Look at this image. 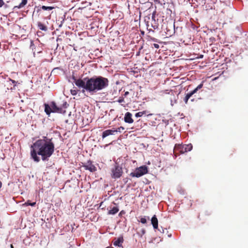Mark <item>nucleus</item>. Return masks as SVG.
I'll return each mask as SVG.
<instances>
[{"label": "nucleus", "instance_id": "f257e3e1", "mask_svg": "<svg viewBox=\"0 0 248 248\" xmlns=\"http://www.w3.org/2000/svg\"><path fill=\"white\" fill-rule=\"evenodd\" d=\"M72 78L75 85L79 89H82L81 92L84 93L85 91L90 93L91 94L105 89L108 86L109 81L107 78L102 76H94L92 78H86L84 79H77L72 75Z\"/></svg>", "mask_w": 248, "mask_h": 248}, {"label": "nucleus", "instance_id": "f03ea898", "mask_svg": "<svg viewBox=\"0 0 248 248\" xmlns=\"http://www.w3.org/2000/svg\"><path fill=\"white\" fill-rule=\"evenodd\" d=\"M31 148V158L35 162H39L40 158L38 155L41 156L42 160H48L54 152L55 146L51 139L45 137L43 139L36 140Z\"/></svg>", "mask_w": 248, "mask_h": 248}, {"label": "nucleus", "instance_id": "7ed1b4c3", "mask_svg": "<svg viewBox=\"0 0 248 248\" xmlns=\"http://www.w3.org/2000/svg\"><path fill=\"white\" fill-rule=\"evenodd\" d=\"M111 177L115 179L120 178L123 173L122 167L116 163L111 170Z\"/></svg>", "mask_w": 248, "mask_h": 248}, {"label": "nucleus", "instance_id": "20e7f679", "mask_svg": "<svg viewBox=\"0 0 248 248\" xmlns=\"http://www.w3.org/2000/svg\"><path fill=\"white\" fill-rule=\"evenodd\" d=\"M192 145L190 143L188 144H176L174 148V152L178 151L180 154H184L190 151L192 149Z\"/></svg>", "mask_w": 248, "mask_h": 248}, {"label": "nucleus", "instance_id": "39448f33", "mask_svg": "<svg viewBox=\"0 0 248 248\" xmlns=\"http://www.w3.org/2000/svg\"><path fill=\"white\" fill-rule=\"evenodd\" d=\"M148 173V168L144 165L136 169L134 172L130 174V176L132 177H140Z\"/></svg>", "mask_w": 248, "mask_h": 248}, {"label": "nucleus", "instance_id": "423d86ee", "mask_svg": "<svg viewBox=\"0 0 248 248\" xmlns=\"http://www.w3.org/2000/svg\"><path fill=\"white\" fill-rule=\"evenodd\" d=\"M164 30L165 31L166 34L168 36H172L175 33V25L174 22H167L165 23L163 26Z\"/></svg>", "mask_w": 248, "mask_h": 248}, {"label": "nucleus", "instance_id": "0eeeda50", "mask_svg": "<svg viewBox=\"0 0 248 248\" xmlns=\"http://www.w3.org/2000/svg\"><path fill=\"white\" fill-rule=\"evenodd\" d=\"M203 83H204V81H202V83L200 84H199L194 90L191 91L190 93H187L186 94V95L184 99L186 104L187 103L188 99L190 98L191 96H192V95H193L194 93H197V92L199 90H200L201 89H202L203 87Z\"/></svg>", "mask_w": 248, "mask_h": 248}, {"label": "nucleus", "instance_id": "6e6552de", "mask_svg": "<svg viewBox=\"0 0 248 248\" xmlns=\"http://www.w3.org/2000/svg\"><path fill=\"white\" fill-rule=\"evenodd\" d=\"M83 167L86 170H89L90 172H93L96 171L97 169L95 166L93 164L92 162L90 160L88 161L85 163Z\"/></svg>", "mask_w": 248, "mask_h": 248}, {"label": "nucleus", "instance_id": "1a4fd4ad", "mask_svg": "<svg viewBox=\"0 0 248 248\" xmlns=\"http://www.w3.org/2000/svg\"><path fill=\"white\" fill-rule=\"evenodd\" d=\"M51 106L52 108V112L62 113H64L65 112V111L63 110L62 107H58L54 102H51Z\"/></svg>", "mask_w": 248, "mask_h": 248}, {"label": "nucleus", "instance_id": "9d476101", "mask_svg": "<svg viewBox=\"0 0 248 248\" xmlns=\"http://www.w3.org/2000/svg\"><path fill=\"white\" fill-rule=\"evenodd\" d=\"M115 133H116V130H115V128L106 130L102 133V137L103 139H104L109 135H114Z\"/></svg>", "mask_w": 248, "mask_h": 248}, {"label": "nucleus", "instance_id": "9b49d317", "mask_svg": "<svg viewBox=\"0 0 248 248\" xmlns=\"http://www.w3.org/2000/svg\"><path fill=\"white\" fill-rule=\"evenodd\" d=\"M132 114L129 112H127L124 117V121L125 123L128 124H132L133 123L134 120L132 118Z\"/></svg>", "mask_w": 248, "mask_h": 248}, {"label": "nucleus", "instance_id": "f8f14e48", "mask_svg": "<svg viewBox=\"0 0 248 248\" xmlns=\"http://www.w3.org/2000/svg\"><path fill=\"white\" fill-rule=\"evenodd\" d=\"M151 223L155 229L158 228V219L155 215H154L151 218Z\"/></svg>", "mask_w": 248, "mask_h": 248}, {"label": "nucleus", "instance_id": "ddd939ff", "mask_svg": "<svg viewBox=\"0 0 248 248\" xmlns=\"http://www.w3.org/2000/svg\"><path fill=\"white\" fill-rule=\"evenodd\" d=\"M148 111L146 110H144L142 111H140L135 114V117H140L143 116L144 115H147V116H151L152 115V114H147Z\"/></svg>", "mask_w": 248, "mask_h": 248}, {"label": "nucleus", "instance_id": "4468645a", "mask_svg": "<svg viewBox=\"0 0 248 248\" xmlns=\"http://www.w3.org/2000/svg\"><path fill=\"white\" fill-rule=\"evenodd\" d=\"M124 239L122 237H119L117 240H116L113 242V245L115 246H118L121 247L122 246V244L123 242Z\"/></svg>", "mask_w": 248, "mask_h": 248}, {"label": "nucleus", "instance_id": "2eb2a0df", "mask_svg": "<svg viewBox=\"0 0 248 248\" xmlns=\"http://www.w3.org/2000/svg\"><path fill=\"white\" fill-rule=\"evenodd\" d=\"M45 111L47 115L50 114L51 112H52L51 106L48 104H45Z\"/></svg>", "mask_w": 248, "mask_h": 248}, {"label": "nucleus", "instance_id": "dca6fc26", "mask_svg": "<svg viewBox=\"0 0 248 248\" xmlns=\"http://www.w3.org/2000/svg\"><path fill=\"white\" fill-rule=\"evenodd\" d=\"M37 26L39 29L42 31H46L47 30V27L40 22H38Z\"/></svg>", "mask_w": 248, "mask_h": 248}, {"label": "nucleus", "instance_id": "f3484780", "mask_svg": "<svg viewBox=\"0 0 248 248\" xmlns=\"http://www.w3.org/2000/svg\"><path fill=\"white\" fill-rule=\"evenodd\" d=\"M119 211V208L117 207H114L108 212L109 215H114Z\"/></svg>", "mask_w": 248, "mask_h": 248}, {"label": "nucleus", "instance_id": "a211bd4d", "mask_svg": "<svg viewBox=\"0 0 248 248\" xmlns=\"http://www.w3.org/2000/svg\"><path fill=\"white\" fill-rule=\"evenodd\" d=\"M54 8L52 6H46L43 5L40 7V9L38 10L37 12H39L41 9L43 10L50 11V10L53 9Z\"/></svg>", "mask_w": 248, "mask_h": 248}, {"label": "nucleus", "instance_id": "6ab92c4d", "mask_svg": "<svg viewBox=\"0 0 248 248\" xmlns=\"http://www.w3.org/2000/svg\"><path fill=\"white\" fill-rule=\"evenodd\" d=\"M36 205V202H31L30 201L28 200L26 202L22 204L23 206H27L31 205V206H34Z\"/></svg>", "mask_w": 248, "mask_h": 248}, {"label": "nucleus", "instance_id": "aec40b11", "mask_svg": "<svg viewBox=\"0 0 248 248\" xmlns=\"http://www.w3.org/2000/svg\"><path fill=\"white\" fill-rule=\"evenodd\" d=\"M28 0H22V2L19 4V5L17 6H15L16 7H17L18 8H21L24 7L27 3Z\"/></svg>", "mask_w": 248, "mask_h": 248}, {"label": "nucleus", "instance_id": "412c9836", "mask_svg": "<svg viewBox=\"0 0 248 248\" xmlns=\"http://www.w3.org/2000/svg\"><path fill=\"white\" fill-rule=\"evenodd\" d=\"M155 2H158V3L162 5L164 4L165 3V0H154Z\"/></svg>", "mask_w": 248, "mask_h": 248}, {"label": "nucleus", "instance_id": "4be33fe9", "mask_svg": "<svg viewBox=\"0 0 248 248\" xmlns=\"http://www.w3.org/2000/svg\"><path fill=\"white\" fill-rule=\"evenodd\" d=\"M140 221L142 224H145L147 222V220L145 217H141L140 218Z\"/></svg>", "mask_w": 248, "mask_h": 248}, {"label": "nucleus", "instance_id": "5701e85b", "mask_svg": "<svg viewBox=\"0 0 248 248\" xmlns=\"http://www.w3.org/2000/svg\"><path fill=\"white\" fill-rule=\"evenodd\" d=\"M124 127L123 126H120L118 127L117 129H115V130H116V133L118 132H121L122 130H124Z\"/></svg>", "mask_w": 248, "mask_h": 248}, {"label": "nucleus", "instance_id": "b1692460", "mask_svg": "<svg viewBox=\"0 0 248 248\" xmlns=\"http://www.w3.org/2000/svg\"><path fill=\"white\" fill-rule=\"evenodd\" d=\"M71 93L73 95H76L78 93V91L76 90H71Z\"/></svg>", "mask_w": 248, "mask_h": 248}, {"label": "nucleus", "instance_id": "393cba45", "mask_svg": "<svg viewBox=\"0 0 248 248\" xmlns=\"http://www.w3.org/2000/svg\"><path fill=\"white\" fill-rule=\"evenodd\" d=\"M118 102L120 103L124 102V97H120L118 100Z\"/></svg>", "mask_w": 248, "mask_h": 248}, {"label": "nucleus", "instance_id": "a878e982", "mask_svg": "<svg viewBox=\"0 0 248 248\" xmlns=\"http://www.w3.org/2000/svg\"><path fill=\"white\" fill-rule=\"evenodd\" d=\"M4 4V2L3 0H0V7H2Z\"/></svg>", "mask_w": 248, "mask_h": 248}, {"label": "nucleus", "instance_id": "bb28decb", "mask_svg": "<svg viewBox=\"0 0 248 248\" xmlns=\"http://www.w3.org/2000/svg\"><path fill=\"white\" fill-rule=\"evenodd\" d=\"M153 45L156 48H158L159 47V46L157 44H154Z\"/></svg>", "mask_w": 248, "mask_h": 248}, {"label": "nucleus", "instance_id": "cd10ccee", "mask_svg": "<svg viewBox=\"0 0 248 248\" xmlns=\"http://www.w3.org/2000/svg\"><path fill=\"white\" fill-rule=\"evenodd\" d=\"M150 40L154 42H157V39L154 37H151Z\"/></svg>", "mask_w": 248, "mask_h": 248}, {"label": "nucleus", "instance_id": "c85d7f7f", "mask_svg": "<svg viewBox=\"0 0 248 248\" xmlns=\"http://www.w3.org/2000/svg\"><path fill=\"white\" fill-rule=\"evenodd\" d=\"M63 107L64 108H66L67 107V103L66 102L63 104Z\"/></svg>", "mask_w": 248, "mask_h": 248}, {"label": "nucleus", "instance_id": "c756f323", "mask_svg": "<svg viewBox=\"0 0 248 248\" xmlns=\"http://www.w3.org/2000/svg\"><path fill=\"white\" fill-rule=\"evenodd\" d=\"M128 94H129V92L127 91L124 93V96H126Z\"/></svg>", "mask_w": 248, "mask_h": 248}, {"label": "nucleus", "instance_id": "7c9ffc66", "mask_svg": "<svg viewBox=\"0 0 248 248\" xmlns=\"http://www.w3.org/2000/svg\"><path fill=\"white\" fill-rule=\"evenodd\" d=\"M152 18L153 20H155V13H153V15H152Z\"/></svg>", "mask_w": 248, "mask_h": 248}, {"label": "nucleus", "instance_id": "2f4dec72", "mask_svg": "<svg viewBox=\"0 0 248 248\" xmlns=\"http://www.w3.org/2000/svg\"><path fill=\"white\" fill-rule=\"evenodd\" d=\"M152 27H153V28L154 29H156L157 28V25H152Z\"/></svg>", "mask_w": 248, "mask_h": 248}, {"label": "nucleus", "instance_id": "473e14b6", "mask_svg": "<svg viewBox=\"0 0 248 248\" xmlns=\"http://www.w3.org/2000/svg\"><path fill=\"white\" fill-rule=\"evenodd\" d=\"M10 80L11 81V82L13 83H16V82L15 80H12V79H10Z\"/></svg>", "mask_w": 248, "mask_h": 248}, {"label": "nucleus", "instance_id": "72a5a7b5", "mask_svg": "<svg viewBox=\"0 0 248 248\" xmlns=\"http://www.w3.org/2000/svg\"><path fill=\"white\" fill-rule=\"evenodd\" d=\"M124 181L125 183H126L127 182V178H125L124 179Z\"/></svg>", "mask_w": 248, "mask_h": 248}, {"label": "nucleus", "instance_id": "f704fd0d", "mask_svg": "<svg viewBox=\"0 0 248 248\" xmlns=\"http://www.w3.org/2000/svg\"><path fill=\"white\" fill-rule=\"evenodd\" d=\"M142 233H143V234H144V233H145V231L144 230H142Z\"/></svg>", "mask_w": 248, "mask_h": 248}, {"label": "nucleus", "instance_id": "c9c22d12", "mask_svg": "<svg viewBox=\"0 0 248 248\" xmlns=\"http://www.w3.org/2000/svg\"><path fill=\"white\" fill-rule=\"evenodd\" d=\"M11 248H14L13 246L12 245H11Z\"/></svg>", "mask_w": 248, "mask_h": 248}, {"label": "nucleus", "instance_id": "e433bc0d", "mask_svg": "<svg viewBox=\"0 0 248 248\" xmlns=\"http://www.w3.org/2000/svg\"><path fill=\"white\" fill-rule=\"evenodd\" d=\"M32 44H33V42L32 41L31 42V45H32Z\"/></svg>", "mask_w": 248, "mask_h": 248}]
</instances>
